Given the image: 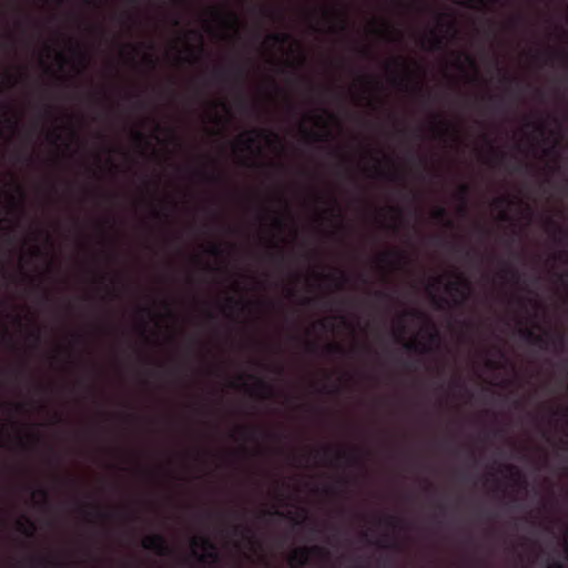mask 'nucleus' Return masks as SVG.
<instances>
[{
    "label": "nucleus",
    "mask_w": 568,
    "mask_h": 568,
    "mask_svg": "<svg viewBox=\"0 0 568 568\" xmlns=\"http://www.w3.org/2000/svg\"><path fill=\"white\" fill-rule=\"evenodd\" d=\"M303 132L307 139H311L312 141H316V142L327 141L331 138V133L328 131H326L323 134H318V133L310 132V131L303 129Z\"/></svg>",
    "instance_id": "nucleus-14"
},
{
    "label": "nucleus",
    "mask_w": 568,
    "mask_h": 568,
    "mask_svg": "<svg viewBox=\"0 0 568 568\" xmlns=\"http://www.w3.org/2000/svg\"><path fill=\"white\" fill-rule=\"evenodd\" d=\"M247 378L254 379L255 390L260 393L262 398H271L273 396V387L267 382L254 375H247Z\"/></svg>",
    "instance_id": "nucleus-7"
},
{
    "label": "nucleus",
    "mask_w": 568,
    "mask_h": 568,
    "mask_svg": "<svg viewBox=\"0 0 568 568\" xmlns=\"http://www.w3.org/2000/svg\"><path fill=\"white\" fill-rule=\"evenodd\" d=\"M241 434L243 437L245 438H252L253 437V434H254V429L253 428H248V427H241Z\"/></svg>",
    "instance_id": "nucleus-33"
},
{
    "label": "nucleus",
    "mask_w": 568,
    "mask_h": 568,
    "mask_svg": "<svg viewBox=\"0 0 568 568\" xmlns=\"http://www.w3.org/2000/svg\"><path fill=\"white\" fill-rule=\"evenodd\" d=\"M72 53L75 54L81 63V65L84 68L87 65V54L82 51L80 45L77 43L72 45Z\"/></svg>",
    "instance_id": "nucleus-20"
},
{
    "label": "nucleus",
    "mask_w": 568,
    "mask_h": 568,
    "mask_svg": "<svg viewBox=\"0 0 568 568\" xmlns=\"http://www.w3.org/2000/svg\"><path fill=\"white\" fill-rule=\"evenodd\" d=\"M50 136H52V138H53V141H54V142H55V141H58V140H60V134H59L57 131H52V132H50Z\"/></svg>",
    "instance_id": "nucleus-56"
},
{
    "label": "nucleus",
    "mask_w": 568,
    "mask_h": 568,
    "mask_svg": "<svg viewBox=\"0 0 568 568\" xmlns=\"http://www.w3.org/2000/svg\"><path fill=\"white\" fill-rule=\"evenodd\" d=\"M239 105H240L241 109H245L246 108V102L243 99H241L240 102H239Z\"/></svg>",
    "instance_id": "nucleus-62"
},
{
    "label": "nucleus",
    "mask_w": 568,
    "mask_h": 568,
    "mask_svg": "<svg viewBox=\"0 0 568 568\" xmlns=\"http://www.w3.org/2000/svg\"><path fill=\"white\" fill-rule=\"evenodd\" d=\"M406 315H410V316H415V317H419L422 316L423 314L418 311H410V312H407Z\"/></svg>",
    "instance_id": "nucleus-55"
},
{
    "label": "nucleus",
    "mask_w": 568,
    "mask_h": 568,
    "mask_svg": "<svg viewBox=\"0 0 568 568\" xmlns=\"http://www.w3.org/2000/svg\"><path fill=\"white\" fill-rule=\"evenodd\" d=\"M548 568H564V565L560 561H554Z\"/></svg>",
    "instance_id": "nucleus-52"
},
{
    "label": "nucleus",
    "mask_w": 568,
    "mask_h": 568,
    "mask_svg": "<svg viewBox=\"0 0 568 568\" xmlns=\"http://www.w3.org/2000/svg\"><path fill=\"white\" fill-rule=\"evenodd\" d=\"M376 172H377L378 176L385 178L389 181H394V180L398 179L397 172L385 173L379 169V166L376 168Z\"/></svg>",
    "instance_id": "nucleus-26"
},
{
    "label": "nucleus",
    "mask_w": 568,
    "mask_h": 568,
    "mask_svg": "<svg viewBox=\"0 0 568 568\" xmlns=\"http://www.w3.org/2000/svg\"><path fill=\"white\" fill-rule=\"evenodd\" d=\"M83 508L93 510L99 518H105L109 516V514L102 511L101 507L97 504H84Z\"/></svg>",
    "instance_id": "nucleus-23"
},
{
    "label": "nucleus",
    "mask_w": 568,
    "mask_h": 568,
    "mask_svg": "<svg viewBox=\"0 0 568 568\" xmlns=\"http://www.w3.org/2000/svg\"><path fill=\"white\" fill-rule=\"evenodd\" d=\"M274 247L276 248V251L274 254H272V258L282 263L284 261V251L282 247H280L275 244H274Z\"/></svg>",
    "instance_id": "nucleus-30"
},
{
    "label": "nucleus",
    "mask_w": 568,
    "mask_h": 568,
    "mask_svg": "<svg viewBox=\"0 0 568 568\" xmlns=\"http://www.w3.org/2000/svg\"><path fill=\"white\" fill-rule=\"evenodd\" d=\"M557 257H558V260H560L562 262H567V260H568V252L567 251H561V252H559Z\"/></svg>",
    "instance_id": "nucleus-41"
},
{
    "label": "nucleus",
    "mask_w": 568,
    "mask_h": 568,
    "mask_svg": "<svg viewBox=\"0 0 568 568\" xmlns=\"http://www.w3.org/2000/svg\"><path fill=\"white\" fill-rule=\"evenodd\" d=\"M325 351L329 355H345L344 347L338 344H327L325 346Z\"/></svg>",
    "instance_id": "nucleus-17"
},
{
    "label": "nucleus",
    "mask_w": 568,
    "mask_h": 568,
    "mask_svg": "<svg viewBox=\"0 0 568 568\" xmlns=\"http://www.w3.org/2000/svg\"><path fill=\"white\" fill-rule=\"evenodd\" d=\"M508 272L511 274L513 277L516 280L519 278L518 272L516 270L509 268Z\"/></svg>",
    "instance_id": "nucleus-57"
},
{
    "label": "nucleus",
    "mask_w": 568,
    "mask_h": 568,
    "mask_svg": "<svg viewBox=\"0 0 568 568\" xmlns=\"http://www.w3.org/2000/svg\"><path fill=\"white\" fill-rule=\"evenodd\" d=\"M37 494L42 497L44 500L48 499V490L45 488H40L37 490Z\"/></svg>",
    "instance_id": "nucleus-42"
},
{
    "label": "nucleus",
    "mask_w": 568,
    "mask_h": 568,
    "mask_svg": "<svg viewBox=\"0 0 568 568\" xmlns=\"http://www.w3.org/2000/svg\"><path fill=\"white\" fill-rule=\"evenodd\" d=\"M557 55L562 60L564 63L567 61V55L565 52H557Z\"/></svg>",
    "instance_id": "nucleus-58"
},
{
    "label": "nucleus",
    "mask_w": 568,
    "mask_h": 568,
    "mask_svg": "<svg viewBox=\"0 0 568 568\" xmlns=\"http://www.w3.org/2000/svg\"><path fill=\"white\" fill-rule=\"evenodd\" d=\"M311 555H317L320 557H327L328 551L320 546L303 547L295 549L290 557V564L292 567L302 568L310 561Z\"/></svg>",
    "instance_id": "nucleus-1"
},
{
    "label": "nucleus",
    "mask_w": 568,
    "mask_h": 568,
    "mask_svg": "<svg viewBox=\"0 0 568 568\" xmlns=\"http://www.w3.org/2000/svg\"><path fill=\"white\" fill-rule=\"evenodd\" d=\"M30 565L32 567H38V566H54L55 562L50 560V559H47V558H41V559H36V558H32L30 559Z\"/></svg>",
    "instance_id": "nucleus-24"
},
{
    "label": "nucleus",
    "mask_w": 568,
    "mask_h": 568,
    "mask_svg": "<svg viewBox=\"0 0 568 568\" xmlns=\"http://www.w3.org/2000/svg\"><path fill=\"white\" fill-rule=\"evenodd\" d=\"M432 129L437 136H446L450 131V124L445 120H439Z\"/></svg>",
    "instance_id": "nucleus-12"
},
{
    "label": "nucleus",
    "mask_w": 568,
    "mask_h": 568,
    "mask_svg": "<svg viewBox=\"0 0 568 568\" xmlns=\"http://www.w3.org/2000/svg\"><path fill=\"white\" fill-rule=\"evenodd\" d=\"M456 281L449 282L446 286L449 293H455L462 296L463 301L467 298L470 291V282L463 274H455Z\"/></svg>",
    "instance_id": "nucleus-5"
},
{
    "label": "nucleus",
    "mask_w": 568,
    "mask_h": 568,
    "mask_svg": "<svg viewBox=\"0 0 568 568\" xmlns=\"http://www.w3.org/2000/svg\"><path fill=\"white\" fill-rule=\"evenodd\" d=\"M263 516L265 515H275V516H278V517H286V515L284 513H281V511H274V513H268V511H263L262 513Z\"/></svg>",
    "instance_id": "nucleus-47"
},
{
    "label": "nucleus",
    "mask_w": 568,
    "mask_h": 568,
    "mask_svg": "<svg viewBox=\"0 0 568 568\" xmlns=\"http://www.w3.org/2000/svg\"><path fill=\"white\" fill-rule=\"evenodd\" d=\"M207 252L213 256H220L222 254V250L220 248L219 245L215 244L211 245Z\"/></svg>",
    "instance_id": "nucleus-32"
},
{
    "label": "nucleus",
    "mask_w": 568,
    "mask_h": 568,
    "mask_svg": "<svg viewBox=\"0 0 568 568\" xmlns=\"http://www.w3.org/2000/svg\"><path fill=\"white\" fill-rule=\"evenodd\" d=\"M520 337L526 343L537 346L541 349H547L549 346V337L547 334H536L531 328H523L519 331Z\"/></svg>",
    "instance_id": "nucleus-4"
},
{
    "label": "nucleus",
    "mask_w": 568,
    "mask_h": 568,
    "mask_svg": "<svg viewBox=\"0 0 568 568\" xmlns=\"http://www.w3.org/2000/svg\"><path fill=\"white\" fill-rule=\"evenodd\" d=\"M275 225H276L278 229H282V227H283V225H284V223H283V221H282V220L277 219V220L275 221Z\"/></svg>",
    "instance_id": "nucleus-60"
},
{
    "label": "nucleus",
    "mask_w": 568,
    "mask_h": 568,
    "mask_svg": "<svg viewBox=\"0 0 568 568\" xmlns=\"http://www.w3.org/2000/svg\"><path fill=\"white\" fill-rule=\"evenodd\" d=\"M29 438H30V440H31L32 443H38V442L40 440V439H39V436H38V435H34V434H31V435L29 436Z\"/></svg>",
    "instance_id": "nucleus-59"
},
{
    "label": "nucleus",
    "mask_w": 568,
    "mask_h": 568,
    "mask_svg": "<svg viewBox=\"0 0 568 568\" xmlns=\"http://www.w3.org/2000/svg\"><path fill=\"white\" fill-rule=\"evenodd\" d=\"M469 192H470V187L468 184L463 183L458 186L456 197L460 202V205L458 206V213L462 216H465L468 212L467 203H468Z\"/></svg>",
    "instance_id": "nucleus-6"
},
{
    "label": "nucleus",
    "mask_w": 568,
    "mask_h": 568,
    "mask_svg": "<svg viewBox=\"0 0 568 568\" xmlns=\"http://www.w3.org/2000/svg\"><path fill=\"white\" fill-rule=\"evenodd\" d=\"M433 219L438 222H444L447 229L454 227V222L448 217V212L444 206H437L432 214Z\"/></svg>",
    "instance_id": "nucleus-8"
},
{
    "label": "nucleus",
    "mask_w": 568,
    "mask_h": 568,
    "mask_svg": "<svg viewBox=\"0 0 568 568\" xmlns=\"http://www.w3.org/2000/svg\"><path fill=\"white\" fill-rule=\"evenodd\" d=\"M433 303L437 310H442L444 307V303H446V300L442 298V297L437 298L436 296H433Z\"/></svg>",
    "instance_id": "nucleus-34"
},
{
    "label": "nucleus",
    "mask_w": 568,
    "mask_h": 568,
    "mask_svg": "<svg viewBox=\"0 0 568 568\" xmlns=\"http://www.w3.org/2000/svg\"><path fill=\"white\" fill-rule=\"evenodd\" d=\"M341 323H342L345 327H348V326H349V323L347 322V320H346L344 316H342V317H341Z\"/></svg>",
    "instance_id": "nucleus-61"
},
{
    "label": "nucleus",
    "mask_w": 568,
    "mask_h": 568,
    "mask_svg": "<svg viewBox=\"0 0 568 568\" xmlns=\"http://www.w3.org/2000/svg\"><path fill=\"white\" fill-rule=\"evenodd\" d=\"M503 82H516L517 84L520 82L517 78L508 77L506 73L501 77Z\"/></svg>",
    "instance_id": "nucleus-38"
},
{
    "label": "nucleus",
    "mask_w": 568,
    "mask_h": 568,
    "mask_svg": "<svg viewBox=\"0 0 568 568\" xmlns=\"http://www.w3.org/2000/svg\"><path fill=\"white\" fill-rule=\"evenodd\" d=\"M397 523H398V519H397V518H395V517H389V518L387 519V525H388V526H390V527H393V528H394V527H396Z\"/></svg>",
    "instance_id": "nucleus-44"
},
{
    "label": "nucleus",
    "mask_w": 568,
    "mask_h": 568,
    "mask_svg": "<svg viewBox=\"0 0 568 568\" xmlns=\"http://www.w3.org/2000/svg\"><path fill=\"white\" fill-rule=\"evenodd\" d=\"M134 138L140 142H145V136L141 132H135Z\"/></svg>",
    "instance_id": "nucleus-50"
},
{
    "label": "nucleus",
    "mask_w": 568,
    "mask_h": 568,
    "mask_svg": "<svg viewBox=\"0 0 568 568\" xmlns=\"http://www.w3.org/2000/svg\"><path fill=\"white\" fill-rule=\"evenodd\" d=\"M404 347L410 352L426 353L428 351V348H426L424 345H420L417 342H407L404 344Z\"/></svg>",
    "instance_id": "nucleus-21"
},
{
    "label": "nucleus",
    "mask_w": 568,
    "mask_h": 568,
    "mask_svg": "<svg viewBox=\"0 0 568 568\" xmlns=\"http://www.w3.org/2000/svg\"><path fill=\"white\" fill-rule=\"evenodd\" d=\"M253 134H255L260 138H263L266 134H271V132H268L266 130H255V131L247 133L245 136H241L240 142L243 144V146L246 150H251V148L255 144V139L252 136Z\"/></svg>",
    "instance_id": "nucleus-10"
},
{
    "label": "nucleus",
    "mask_w": 568,
    "mask_h": 568,
    "mask_svg": "<svg viewBox=\"0 0 568 568\" xmlns=\"http://www.w3.org/2000/svg\"><path fill=\"white\" fill-rule=\"evenodd\" d=\"M143 61L151 69H154L156 67V59H154L151 54L144 55Z\"/></svg>",
    "instance_id": "nucleus-31"
},
{
    "label": "nucleus",
    "mask_w": 568,
    "mask_h": 568,
    "mask_svg": "<svg viewBox=\"0 0 568 568\" xmlns=\"http://www.w3.org/2000/svg\"><path fill=\"white\" fill-rule=\"evenodd\" d=\"M233 534L234 535H241L243 538L247 539L250 542L253 541L252 537L248 536L250 530L248 528H243L242 526L235 525L233 526Z\"/></svg>",
    "instance_id": "nucleus-22"
},
{
    "label": "nucleus",
    "mask_w": 568,
    "mask_h": 568,
    "mask_svg": "<svg viewBox=\"0 0 568 568\" xmlns=\"http://www.w3.org/2000/svg\"><path fill=\"white\" fill-rule=\"evenodd\" d=\"M191 545L192 547H201L204 550V554H197L195 550L192 552L200 562H206L207 560L216 562L219 560V552L210 538L204 536L194 537Z\"/></svg>",
    "instance_id": "nucleus-2"
},
{
    "label": "nucleus",
    "mask_w": 568,
    "mask_h": 568,
    "mask_svg": "<svg viewBox=\"0 0 568 568\" xmlns=\"http://www.w3.org/2000/svg\"><path fill=\"white\" fill-rule=\"evenodd\" d=\"M465 59L470 67H475V61L469 54H465Z\"/></svg>",
    "instance_id": "nucleus-54"
},
{
    "label": "nucleus",
    "mask_w": 568,
    "mask_h": 568,
    "mask_svg": "<svg viewBox=\"0 0 568 568\" xmlns=\"http://www.w3.org/2000/svg\"><path fill=\"white\" fill-rule=\"evenodd\" d=\"M267 40L272 41L274 44L283 45L291 40V36L285 32H275L268 34Z\"/></svg>",
    "instance_id": "nucleus-13"
},
{
    "label": "nucleus",
    "mask_w": 568,
    "mask_h": 568,
    "mask_svg": "<svg viewBox=\"0 0 568 568\" xmlns=\"http://www.w3.org/2000/svg\"><path fill=\"white\" fill-rule=\"evenodd\" d=\"M17 530L23 534L27 537H32L36 530V526L33 521H31L29 518L24 517L23 519H20L16 524Z\"/></svg>",
    "instance_id": "nucleus-9"
},
{
    "label": "nucleus",
    "mask_w": 568,
    "mask_h": 568,
    "mask_svg": "<svg viewBox=\"0 0 568 568\" xmlns=\"http://www.w3.org/2000/svg\"><path fill=\"white\" fill-rule=\"evenodd\" d=\"M429 42V49L432 50H439L443 45V39L438 37L435 31H430V37L428 39Z\"/></svg>",
    "instance_id": "nucleus-16"
},
{
    "label": "nucleus",
    "mask_w": 568,
    "mask_h": 568,
    "mask_svg": "<svg viewBox=\"0 0 568 568\" xmlns=\"http://www.w3.org/2000/svg\"><path fill=\"white\" fill-rule=\"evenodd\" d=\"M485 140L487 141V143L489 145V150H490L491 154L495 155L499 161H503L506 158V154L504 152H500L497 149H495L491 144V141H489L487 136H485Z\"/></svg>",
    "instance_id": "nucleus-25"
},
{
    "label": "nucleus",
    "mask_w": 568,
    "mask_h": 568,
    "mask_svg": "<svg viewBox=\"0 0 568 568\" xmlns=\"http://www.w3.org/2000/svg\"><path fill=\"white\" fill-rule=\"evenodd\" d=\"M393 63H394L397 68H400V69L406 70V65H405L404 61H403L400 58L393 60Z\"/></svg>",
    "instance_id": "nucleus-40"
},
{
    "label": "nucleus",
    "mask_w": 568,
    "mask_h": 568,
    "mask_svg": "<svg viewBox=\"0 0 568 568\" xmlns=\"http://www.w3.org/2000/svg\"><path fill=\"white\" fill-rule=\"evenodd\" d=\"M510 204H511V201L507 196H499V197L495 199V201H494V205L496 207H503L505 205H510Z\"/></svg>",
    "instance_id": "nucleus-27"
},
{
    "label": "nucleus",
    "mask_w": 568,
    "mask_h": 568,
    "mask_svg": "<svg viewBox=\"0 0 568 568\" xmlns=\"http://www.w3.org/2000/svg\"><path fill=\"white\" fill-rule=\"evenodd\" d=\"M499 217L501 221H509V215L507 214L506 211H501Z\"/></svg>",
    "instance_id": "nucleus-53"
},
{
    "label": "nucleus",
    "mask_w": 568,
    "mask_h": 568,
    "mask_svg": "<svg viewBox=\"0 0 568 568\" xmlns=\"http://www.w3.org/2000/svg\"><path fill=\"white\" fill-rule=\"evenodd\" d=\"M226 303L232 307L241 306L242 310H244V307L246 306V303H244L242 300H235L233 297H227Z\"/></svg>",
    "instance_id": "nucleus-28"
},
{
    "label": "nucleus",
    "mask_w": 568,
    "mask_h": 568,
    "mask_svg": "<svg viewBox=\"0 0 568 568\" xmlns=\"http://www.w3.org/2000/svg\"><path fill=\"white\" fill-rule=\"evenodd\" d=\"M359 52H361V54H362L363 57H365V58H368V57H371V54H372V53H371V50H369V49H367V48H363V49H361V50H359Z\"/></svg>",
    "instance_id": "nucleus-51"
},
{
    "label": "nucleus",
    "mask_w": 568,
    "mask_h": 568,
    "mask_svg": "<svg viewBox=\"0 0 568 568\" xmlns=\"http://www.w3.org/2000/svg\"><path fill=\"white\" fill-rule=\"evenodd\" d=\"M239 22V18L235 13H229V24L234 28Z\"/></svg>",
    "instance_id": "nucleus-35"
},
{
    "label": "nucleus",
    "mask_w": 568,
    "mask_h": 568,
    "mask_svg": "<svg viewBox=\"0 0 568 568\" xmlns=\"http://www.w3.org/2000/svg\"><path fill=\"white\" fill-rule=\"evenodd\" d=\"M31 336L33 337L34 339V343L38 345L40 343V339H41V336H40V332L39 331H36L31 334Z\"/></svg>",
    "instance_id": "nucleus-45"
},
{
    "label": "nucleus",
    "mask_w": 568,
    "mask_h": 568,
    "mask_svg": "<svg viewBox=\"0 0 568 568\" xmlns=\"http://www.w3.org/2000/svg\"><path fill=\"white\" fill-rule=\"evenodd\" d=\"M213 14L217 19H222V14L217 10H213Z\"/></svg>",
    "instance_id": "nucleus-64"
},
{
    "label": "nucleus",
    "mask_w": 568,
    "mask_h": 568,
    "mask_svg": "<svg viewBox=\"0 0 568 568\" xmlns=\"http://www.w3.org/2000/svg\"><path fill=\"white\" fill-rule=\"evenodd\" d=\"M346 29H347V22L344 18H341L337 30L341 32H344V31H346Z\"/></svg>",
    "instance_id": "nucleus-39"
},
{
    "label": "nucleus",
    "mask_w": 568,
    "mask_h": 568,
    "mask_svg": "<svg viewBox=\"0 0 568 568\" xmlns=\"http://www.w3.org/2000/svg\"><path fill=\"white\" fill-rule=\"evenodd\" d=\"M323 452H324V454H325V455H328V454H332V452H333V450H332V448H331V447H325V448L323 449Z\"/></svg>",
    "instance_id": "nucleus-63"
},
{
    "label": "nucleus",
    "mask_w": 568,
    "mask_h": 568,
    "mask_svg": "<svg viewBox=\"0 0 568 568\" xmlns=\"http://www.w3.org/2000/svg\"><path fill=\"white\" fill-rule=\"evenodd\" d=\"M374 295L378 298H390V296L384 292L377 291L374 293Z\"/></svg>",
    "instance_id": "nucleus-46"
},
{
    "label": "nucleus",
    "mask_w": 568,
    "mask_h": 568,
    "mask_svg": "<svg viewBox=\"0 0 568 568\" xmlns=\"http://www.w3.org/2000/svg\"><path fill=\"white\" fill-rule=\"evenodd\" d=\"M392 256L397 257V260H399V261H406V256L402 252H398V251H387V252H384V253L381 254L378 260H379L381 263L394 264L390 261Z\"/></svg>",
    "instance_id": "nucleus-11"
},
{
    "label": "nucleus",
    "mask_w": 568,
    "mask_h": 568,
    "mask_svg": "<svg viewBox=\"0 0 568 568\" xmlns=\"http://www.w3.org/2000/svg\"><path fill=\"white\" fill-rule=\"evenodd\" d=\"M142 546L148 550H152L159 556H169L172 552L169 542L161 534L146 536L142 541Z\"/></svg>",
    "instance_id": "nucleus-3"
},
{
    "label": "nucleus",
    "mask_w": 568,
    "mask_h": 568,
    "mask_svg": "<svg viewBox=\"0 0 568 568\" xmlns=\"http://www.w3.org/2000/svg\"><path fill=\"white\" fill-rule=\"evenodd\" d=\"M546 225L547 229L554 230V232L558 233L560 236L567 235L566 230L562 226H560L557 222H555L552 219H548Z\"/></svg>",
    "instance_id": "nucleus-18"
},
{
    "label": "nucleus",
    "mask_w": 568,
    "mask_h": 568,
    "mask_svg": "<svg viewBox=\"0 0 568 568\" xmlns=\"http://www.w3.org/2000/svg\"><path fill=\"white\" fill-rule=\"evenodd\" d=\"M205 178L209 182H213V183L221 182V180H222L221 175H217V174L205 175Z\"/></svg>",
    "instance_id": "nucleus-37"
},
{
    "label": "nucleus",
    "mask_w": 568,
    "mask_h": 568,
    "mask_svg": "<svg viewBox=\"0 0 568 568\" xmlns=\"http://www.w3.org/2000/svg\"><path fill=\"white\" fill-rule=\"evenodd\" d=\"M6 80L11 84L13 85L16 82H17V78L13 77L12 74H6Z\"/></svg>",
    "instance_id": "nucleus-48"
},
{
    "label": "nucleus",
    "mask_w": 568,
    "mask_h": 568,
    "mask_svg": "<svg viewBox=\"0 0 568 568\" xmlns=\"http://www.w3.org/2000/svg\"><path fill=\"white\" fill-rule=\"evenodd\" d=\"M306 349H307V352H308V353H312V354H313V353H316V351H317V344H316V343H314V342H307V343H306Z\"/></svg>",
    "instance_id": "nucleus-36"
},
{
    "label": "nucleus",
    "mask_w": 568,
    "mask_h": 568,
    "mask_svg": "<svg viewBox=\"0 0 568 568\" xmlns=\"http://www.w3.org/2000/svg\"><path fill=\"white\" fill-rule=\"evenodd\" d=\"M234 73H235V77H236V81L242 84L244 82V80L246 79L247 77V70L245 69L244 65H235L234 68Z\"/></svg>",
    "instance_id": "nucleus-19"
},
{
    "label": "nucleus",
    "mask_w": 568,
    "mask_h": 568,
    "mask_svg": "<svg viewBox=\"0 0 568 568\" xmlns=\"http://www.w3.org/2000/svg\"><path fill=\"white\" fill-rule=\"evenodd\" d=\"M334 456H335L336 462H342V460H344V462H347V463H349V464H355V463H357V458H356L355 456H353V455H351V454H347V453H346V452H344V450H337V452H335Z\"/></svg>",
    "instance_id": "nucleus-15"
},
{
    "label": "nucleus",
    "mask_w": 568,
    "mask_h": 568,
    "mask_svg": "<svg viewBox=\"0 0 568 568\" xmlns=\"http://www.w3.org/2000/svg\"><path fill=\"white\" fill-rule=\"evenodd\" d=\"M325 212L328 213L332 217H342L341 209L337 206L335 201L334 206L326 210Z\"/></svg>",
    "instance_id": "nucleus-29"
},
{
    "label": "nucleus",
    "mask_w": 568,
    "mask_h": 568,
    "mask_svg": "<svg viewBox=\"0 0 568 568\" xmlns=\"http://www.w3.org/2000/svg\"><path fill=\"white\" fill-rule=\"evenodd\" d=\"M214 74L216 77H219L221 80H225L226 79V72L224 70H221V69L215 70Z\"/></svg>",
    "instance_id": "nucleus-43"
},
{
    "label": "nucleus",
    "mask_w": 568,
    "mask_h": 568,
    "mask_svg": "<svg viewBox=\"0 0 568 568\" xmlns=\"http://www.w3.org/2000/svg\"><path fill=\"white\" fill-rule=\"evenodd\" d=\"M7 123H8V125H9L10 128H12V129H13V128H16V126H17L18 121H17L16 119L8 118V119H7Z\"/></svg>",
    "instance_id": "nucleus-49"
}]
</instances>
